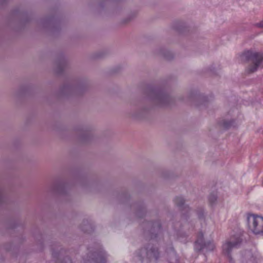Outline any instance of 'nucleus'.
<instances>
[{"instance_id":"obj_2","label":"nucleus","mask_w":263,"mask_h":263,"mask_svg":"<svg viewBox=\"0 0 263 263\" xmlns=\"http://www.w3.org/2000/svg\"><path fill=\"white\" fill-rule=\"evenodd\" d=\"M241 234L240 232L232 236L229 240L227 241L222 246V253L229 259L230 263L232 262L230 253L233 248L237 247L241 242Z\"/></svg>"},{"instance_id":"obj_10","label":"nucleus","mask_w":263,"mask_h":263,"mask_svg":"<svg viewBox=\"0 0 263 263\" xmlns=\"http://www.w3.org/2000/svg\"><path fill=\"white\" fill-rule=\"evenodd\" d=\"M213 198H214V200H212V199L211 197H210V201L211 203L213 202H214V200H215L216 199V198H215V197H214Z\"/></svg>"},{"instance_id":"obj_12","label":"nucleus","mask_w":263,"mask_h":263,"mask_svg":"<svg viewBox=\"0 0 263 263\" xmlns=\"http://www.w3.org/2000/svg\"><path fill=\"white\" fill-rule=\"evenodd\" d=\"M170 263H173V262H172V261H170Z\"/></svg>"},{"instance_id":"obj_11","label":"nucleus","mask_w":263,"mask_h":263,"mask_svg":"<svg viewBox=\"0 0 263 263\" xmlns=\"http://www.w3.org/2000/svg\"><path fill=\"white\" fill-rule=\"evenodd\" d=\"M174 257L175 258V260L177 262H178V260L177 259V257H176V255L175 253H174Z\"/></svg>"},{"instance_id":"obj_1","label":"nucleus","mask_w":263,"mask_h":263,"mask_svg":"<svg viewBox=\"0 0 263 263\" xmlns=\"http://www.w3.org/2000/svg\"><path fill=\"white\" fill-rule=\"evenodd\" d=\"M248 226L251 232L257 235L263 236V217L249 214L247 217Z\"/></svg>"},{"instance_id":"obj_5","label":"nucleus","mask_w":263,"mask_h":263,"mask_svg":"<svg viewBox=\"0 0 263 263\" xmlns=\"http://www.w3.org/2000/svg\"><path fill=\"white\" fill-rule=\"evenodd\" d=\"M93 257L89 259V263H106V254L103 251H95L92 254Z\"/></svg>"},{"instance_id":"obj_3","label":"nucleus","mask_w":263,"mask_h":263,"mask_svg":"<svg viewBox=\"0 0 263 263\" xmlns=\"http://www.w3.org/2000/svg\"><path fill=\"white\" fill-rule=\"evenodd\" d=\"M242 56L246 58L247 61H251L252 65L249 68L248 71L250 72L255 71L260 66L263 60V54L260 53L253 52L251 51H245Z\"/></svg>"},{"instance_id":"obj_4","label":"nucleus","mask_w":263,"mask_h":263,"mask_svg":"<svg viewBox=\"0 0 263 263\" xmlns=\"http://www.w3.org/2000/svg\"><path fill=\"white\" fill-rule=\"evenodd\" d=\"M215 248L213 241L205 242L203 241V235L202 233L198 234L197 239L195 242V249L199 251L205 249L207 251H212Z\"/></svg>"},{"instance_id":"obj_8","label":"nucleus","mask_w":263,"mask_h":263,"mask_svg":"<svg viewBox=\"0 0 263 263\" xmlns=\"http://www.w3.org/2000/svg\"><path fill=\"white\" fill-rule=\"evenodd\" d=\"M61 263H72V261L69 258L66 257L64 258V259L61 262Z\"/></svg>"},{"instance_id":"obj_7","label":"nucleus","mask_w":263,"mask_h":263,"mask_svg":"<svg viewBox=\"0 0 263 263\" xmlns=\"http://www.w3.org/2000/svg\"><path fill=\"white\" fill-rule=\"evenodd\" d=\"M175 202L178 206H181L184 204V200L182 197H177L175 199Z\"/></svg>"},{"instance_id":"obj_9","label":"nucleus","mask_w":263,"mask_h":263,"mask_svg":"<svg viewBox=\"0 0 263 263\" xmlns=\"http://www.w3.org/2000/svg\"><path fill=\"white\" fill-rule=\"evenodd\" d=\"M258 26L259 27H263V20L258 24Z\"/></svg>"},{"instance_id":"obj_6","label":"nucleus","mask_w":263,"mask_h":263,"mask_svg":"<svg viewBox=\"0 0 263 263\" xmlns=\"http://www.w3.org/2000/svg\"><path fill=\"white\" fill-rule=\"evenodd\" d=\"M147 255L151 258H154L157 259L159 257V252L157 248H152L147 251Z\"/></svg>"}]
</instances>
